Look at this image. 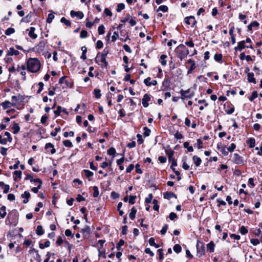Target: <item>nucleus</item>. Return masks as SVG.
Returning <instances> with one entry per match:
<instances>
[{"instance_id": "obj_56", "label": "nucleus", "mask_w": 262, "mask_h": 262, "mask_svg": "<svg viewBox=\"0 0 262 262\" xmlns=\"http://www.w3.org/2000/svg\"><path fill=\"white\" fill-rule=\"evenodd\" d=\"M124 244V241L123 239H120L116 246L117 250H120L121 249V246H122Z\"/></svg>"}, {"instance_id": "obj_37", "label": "nucleus", "mask_w": 262, "mask_h": 262, "mask_svg": "<svg viewBox=\"0 0 262 262\" xmlns=\"http://www.w3.org/2000/svg\"><path fill=\"white\" fill-rule=\"evenodd\" d=\"M99 34L102 35L105 33V27L103 25H100L98 29Z\"/></svg>"}, {"instance_id": "obj_28", "label": "nucleus", "mask_w": 262, "mask_h": 262, "mask_svg": "<svg viewBox=\"0 0 262 262\" xmlns=\"http://www.w3.org/2000/svg\"><path fill=\"white\" fill-rule=\"evenodd\" d=\"M247 77L249 82L256 83L255 79L254 78V74L253 73H248Z\"/></svg>"}, {"instance_id": "obj_59", "label": "nucleus", "mask_w": 262, "mask_h": 262, "mask_svg": "<svg viewBox=\"0 0 262 262\" xmlns=\"http://www.w3.org/2000/svg\"><path fill=\"white\" fill-rule=\"evenodd\" d=\"M152 198V194L151 193L149 194L148 196L145 198V202L147 203H151Z\"/></svg>"}, {"instance_id": "obj_41", "label": "nucleus", "mask_w": 262, "mask_h": 262, "mask_svg": "<svg viewBox=\"0 0 262 262\" xmlns=\"http://www.w3.org/2000/svg\"><path fill=\"white\" fill-rule=\"evenodd\" d=\"M63 144L67 147H73L72 143L68 140H64L63 142Z\"/></svg>"}, {"instance_id": "obj_10", "label": "nucleus", "mask_w": 262, "mask_h": 262, "mask_svg": "<svg viewBox=\"0 0 262 262\" xmlns=\"http://www.w3.org/2000/svg\"><path fill=\"white\" fill-rule=\"evenodd\" d=\"M45 148L47 152H50L51 154H54L56 152L53 145L51 143H47Z\"/></svg>"}, {"instance_id": "obj_27", "label": "nucleus", "mask_w": 262, "mask_h": 262, "mask_svg": "<svg viewBox=\"0 0 262 262\" xmlns=\"http://www.w3.org/2000/svg\"><path fill=\"white\" fill-rule=\"evenodd\" d=\"M13 133L14 134H17L20 130V127L18 123L14 122L12 127Z\"/></svg>"}, {"instance_id": "obj_50", "label": "nucleus", "mask_w": 262, "mask_h": 262, "mask_svg": "<svg viewBox=\"0 0 262 262\" xmlns=\"http://www.w3.org/2000/svg\"><path fill=\"white\" fill-rule=\"evenodd\" d=\"M84 172L85 176L87 178H90V177L93 176L94 174V173L93 172L89 170H87V169L84 170Z\"/></svg>"}, {"instance_id": "obj_48", "label": "nucleus", "mask_w": 262, "mask_h": 262, "mask_svg": "<svg viewBox=\"0 0 262 262\" xmlns=\"http://www.w3.org/2000/svg\"><path fill=\"white\" fill-rule=\"evenodd\" d=\"M125 8V5L123 3H120L118 4L117 8V11L118 12H121L122 10H123Z\"/></svg>"}, {"instance_id": "obj_52", "label": "nucleus", "mask_w": 262, "mask_h": 262, "mask_svg": "<svg viewBox=\"0 0 262 262\" xmlns=\"http://www.w3.org/2000/svg\"><path fill=\"white\" fill-rule=\"evenodd\" d=\"M202 144H203L202 141L200 139H197L196 145V147L198 149H201L203 148Z\"/></svg>"}, {"instance_id": "obj_63", "label": "nucleus", "mask_w": 262, "mask_h": 262, "mask_svg": "<svg viewBox=\"0 0 262 262\" xmlns=\"http://www.w3.org/2000/svg\"><path fill=\"white\" fill-rule=\"evenodd\" d=\"M167 228L168 226L167 225H164L160 231L161 233L163 235L165 234L167 231Z\"/></svg>"}, {"instance_id": "obj_2", "label": "nucleus", "mask_w": 262, "mask_h": 262, "mask_svg": "<svg viewBox=\"0 0 262 262\" xmlns=\"http://www.w3.org/2000/svg\"><path fill=\"white\" fill-rule=\"evenodd\" d=\"M177 52L178 54V57L182 60L189 54L188 50L186 48L185 46L183 44L180 45L177 48Z\"/></svg>"}, {"instance_id": "obj_25", "label": "nucleus", "mask_w": 262, "mask_h": 262, "mask_svg": "<svg viewBox=\"0 0 262 262\" xmlns=\"http://www.w3.org/2000/svg\"><path fill=\"white\" fill-rule=\"evenodd\" d=\"M2 106L3 107V108L4 110H6L8 108L11 107L13 105V103H11V102L9 101H5L2 103Z\"/></svg>"}, {"instance_id": "obj_49", "label": "nucleus", "mask_w": 262, "mask_h": 262, "mask_svg": "<svg viewBox=\"0 0 262 262\" xmlns=\"http://www.w3.org/2000/svg\"><path fill=\"white\" fill-rule=\"evenodd\" d=\"M54 18V14L52 13H49L48 15V18L47 19V22L48 23H51L52 21Z\"/></svg>"}, {"instance_id": "obj_53", "label": "nucleus", "mask_w": 262, "mask_h": 262, "mask_svg": "<svg viewBox=\"0 0 262 262\" xmlns=\"http://www.w3.org/2000/svg\"><path fill=\"white\" fill-rule=\"evenodd\" d=\"M174 194L172 192H166L164 194V198L167 199H170L172 196H174Z\"/></svg>"}, {"instance_id": "obj_46", "label": "nucleus", "mask_w": 262, "mask_h": 262, "mask_svg": "<svg viewBox=\"0 0 262 262\" xmlns=\"http://www.w3.org/2000/svg\"><path fill=\"white\" fill-rule=\"evenodd\" d=\"M239 231H240V233L242 234V235H245L246 234V233H248V229H247V228L244 226H242L241 228H240V229H239Z\"/></svg>"}, {"instance_id": "obj_19", "label": "nucleus", "mask_w": 262, "mask_h": 262, "mask_svg": "<svg viewBox=\"0 0 262 262\" xmlns=\"http://www.w3.org/2000/svg\"><path fill=\"white\" fill-rule=\"evenodd\" d=\"M35 181L36 182H38V185L37 187L32 188L31 189V190L34 193H36L38 192V190L41 188V184H42V181L40 179H36Z\"/></svg>"}, {"instance_id": "obj_6", "label": "nucleus", "mask_w": 262, "mask_h": 262, "mask_svg": "<svg viewBox=\"0 0 262 262\" xmlns=\"http://www.w3.org/2000/svg\"><path fill=\"white\" fill-rule=\"evenodd\" d=\"M46 44V41L41 40L34 47V50L38 53H41L45 50Z\"/></svg>"}, {"instance_id": "obj_62", "label": "nucleus", "mask_w": 262, "mask_h": 262, "mask_svg": "<svg viewBox=\"0 0 262 262\" xmlns=\"http://www.w3.org/2000/svg\"><path fill=\"white\" fill-rule=\"evenodd\" d=\"M116 152V150L114 148L111 147L107 150V154L109 155H114Z\"/></svg>"}, {"instance_id": "obj_21", "label": "nucleus", "mask_w": 262, "mask_h": 262, "mask_svg": "<svg viewBox=\"0 0 262 262\" xmlns=\"http://www.w3.org/2000/svg\"><path fill=\"white\" fill-rule=\"evenodd\" d=\"M19 53V52L18 50H15L14 48L11 47L8 51L7 55H17Z\"/></svg>"}, {"instance_id": "obj_1", "label": "nucleus", "mask_w": 262, "mask_h": 262, "mask_svg": "<svg viewBox=\"0 0 262 262\" xmlns=\"http://www.w3.org/2000/svg\"><path fill=\"white\" fill-rule=\"evenodd\" d=\"M40 62L36 58H29L27 61V67L29 71L32 73L37 72L40 68Z\"/></svg>"}, {"instance_id": "obj_64", "label": "nucleus", "mask_w": 262, "mask_h": 262, "mask_svg": "<svg viewBox=\"0 0 262 262\" xmlns=\"http://www.w3.org/2000/svg\"><path fill=\"white\" fill-rule=\"evenodd\" d=\"M169 218L170 220H174V219L177 218V215L174 212H171L169 214Z\"/></svg>"}, {"instance_id": "obj_51", "label": "nucleus", "mask_w": 262, "mask_h": 262, "mask_svg": "<svg viewBox=\"0 0 262 262\" xmlns=\"http://www.w3.org/2000/svg\"><path fill=\"white\" fill-rule=\"evenodd\" d=\"M60 129L61 128L60 127H56L54 129V131L51 133V136L52 137H55L57 133L60 131Z\"/></svg>"}, {"instance_id": "obj_29", "label": "nucleus", "mask_w": 262, "mask_h": 262, "mask_svg": "<svg viewBox=\"0 0 262 262\" xmlns=\"http://www.w3.org/2000/svg\"><path fill=\"white\" fill-rule=\"evenodd\" d=\"M166 57L167 56L164 54L161 55L160 56V62L163 66H165L167 64V61L165 59Z\"/></svg>"}, {"instance_id": "obj_55", "label": "nucleus", "mask_w": 262, "mask_h": 262, "mask_svg": "<svg viewBox=\"0 0 262 262\" xmlns=\"http://www.w3.org/2000/svg\"><path fill=\"white\" fill-rule=\"evenodd\" d=\"M250 243L253 245V246H257L259 244V241L258 239L256 238H252L250 239Z\"/></svg>"}, {"instance_id": "obj_54", "label": "nucleus", "mask_w": 262, "mask_h": 262, "mask_svg": "<svg viewBox=\"0 0 262 262\" xmlns=\"http://www.w3.org/2000/svg\"><path fill=\"white\" fill-rule=\"evenodd\" d=\"M159 10L163 12H166L168 11V7L166 6L162 5L159 7L158 11Z\"/></svg>"}, {"instance_id": "obj_60", "label": "nucleus", "mask_w": 262, "mask_h": 262, "mask_svg": "<svg viewBox=\"0 0 262 262\" xmlns=\"http://www.w3.org/2000/svg\"><path fill=\"white\" fill-rule=\"evenodd\" d=\"M136 199V195H130L129 199V203L130 204H135Z\"/></svg>"}, {"instance_id": "obj_57", "label": "nucleus", "mask_w": 262, "mask_h": 262, "mask_svg": "<svg viewBox=\"0 0 262 262\" xmlns=\"http://www.w3.org/2000/svg\"><path fill=\"white\" fill-rule=\"evenodd\" d=\"M80 36L82 38H85L88 36V32L85 30H82L80 32Z\"/></svg>"}, {"instance_id": "obj_30", "label": "nucleus", "mask_w": 262, "mask_h": 262, "mask_svg": "<svg viewBox=\"0 0 262 262\" xmlns=\"http://www.w3.org/2000/svg\"><path fill=\"white\" fill-rule=\"evenodd\" d=\"M259 25V24L258 22H257L256 21H254L248 25V30L251 31L252 30L253 27H258Z\"/></svg>"}, {"instance_id": "obj_47", "label": "nucleus", "mask_w": 262, "mask_h": 262, "mask_svg": "<svg viewBox=\"0 0 262 262\" xmlns=\"http://www.w3.org/2000/svg\"><path fill=\"white\" fill-rule=\"evenodd\" d=\"M182 250L181 247L179 244H176L173 247V250L176 253H179Z\"/></svg>"}, {"instance_id": "obj_12", "label": "nucleus", "mask_w": 262, "mask_h": 262, "mask_svg": "<svg viewBox=\"0 0 262 262\" xmlns=\"http://www.w3.org/2000/svg\"><path fill=\"white\" fill-rule=\"evenodd\" d=\"M151 78L150 77H147V78L144 80V84L147 86H150L151 85H156L157 84V81L156 80H154L152 81H150Z\"/></svg>"}, {"instance_id": "obj_11", "label": "nucleus", "mask_w": 262, "mask_h": 262, "mask_svg": "<svg viewBox=\"0 0 262 262\" xmlns=\"http://www.w3.org/2000/svg\"><path fill=\"white\" fill-rule=\"evenodd\" d=\"M70 14L72 17H77L79 19H82L84 17L83 13L81 11H75L74 10H72L70 12Z\"/></svg>"}, {"instance_id": "obj_39", "label": "nucleus", "mask_w": 262, "mask_h": 262, "mask_svg": "<svg viewBox=\"0 0 262 262\" xmlns=\"http://www.w3.org/2000/svg\"><path fill=\"white\" fill-rule=\"evenodd\" d=\"M214 60L217 62H221L222 55L221 54H215L214 56Z\"/></svg>"}, {"instance_id": "obj_15", "label": "nucleus", "mask_w": 262, "mask_h": 262, "mask_svg": "<svg viewBox=\"0 0 262 262\" xmlns=\"http://www.w3.org/2000/svg\"><path fill=\"white\" fill-rule=\"evenodd\" d=\"M81 232L83 233V236L85 238H88L89 237L91 233V228L89 226H85L83 229H81Z\"/></svg>"}, {"instance_id": "obj_8", "label": "nucleus", "mask_w": 262, "mask_h": 262, "mask_svg": "<svg viewBox=\"0 0 262 262\" xmlns=\"http://www.w3.org/2000/svg\"><path fill=\"white\" fill-rule=\"evenodd\" d=\"M184 21L186 24L190 25L192 27H193L196 23L194 17L192 16L186 17L185 18Z\"/></svg>"}, {"instance_id": "obj_34", "label": "nucleus", "mask_w": 262, "mask_h": 262, "mask_svg": "<svg viewBox=\"0 0 262 262\" xmlns=\"http://www.w3.org/2000/svg\"><path fill=\"white\" fill-rule=\"evenodd\" d=\"M193 160L194 161L195 165L196 166H200L201 163V162H202L201 159L199 157H198L196 156H194L193 157Z\"/></svg>"}, {"instance_id": "obj_17", "label": "nucleus", "mask_w": 262, "mask_h": 262, "mask_svg": "<svg viewBox=\"0 0 262 262\" xmlns=\"http://www.w3.org/2000/svg\"><path fill=\"white\" fill-rule=\"evenodd\" d=\"M26 66L25 65H21V66H18L16 71L18 72H20L21 75L24 76V79H25V75L26 74Z\"/></svg>"}, {"instance_id": "obj_23", "label": "nucleus", "mask_w": 262, "mask_h": 262, "mask_svg": "<svg viewBox=\"0 0 262 262\" xmlns=\"http://www.w3.org/2000/svg\"><path fill=\"white\" fill-rule=\"evenodd\" d=\"M246 143L250 148H253L255 144V140L253 138H251L247 140Z\"/></svg>"}, {"instance_id": "obj_31", "label": "nucleus", "mask_w": 262, "mask_h": 262, "mask_svg": "<svg viewBox=\"0 0 262 262\" xmlns=\"http://www.w3.org/2000/svg\"><path fill=\"white\" fill-rule=\"evenodd\" d=\"M136 212H137V210L135 209V207H133L130 210V213H129V217L132 220L134 219L136 216Z\"/></svg>"}, {"instance_id": "obj_58", "label": "nucleus", "mask_w": 262, "mask_h": 262, "mask_svg": "<svg viewBox=\"0 0 262 262\" xmlns=\"http://www.w3.org/2000/svg\"><path fill=\"white\" fill-rule=\"evenodd\" d=\"M144 135L145 137H147L149 136L150 133V130L149 128H148L147 127H144Z\"/></svg>"}, {"instance_id": "obj_16", "label": "nucleus", "mask_w": 262, "mask_h": 262, "mask_svg": "<svg viewBox=\"0 0 262 262\" xmlns=\"http://www.w3.org/2000/svg\"><path fill=\"white\" fill-rule=\"evenodd\" d=\"M62 112L64 113H65L66 115L68 114V112L66 111V109L63 108H62L61 106H58L57 107V110L54 111V114L56 116H59L60 114V113Z\"/></svg>"}, {"instance_id": "obj_36", "label": "nucleus", "mask_w": 262, "mask_h": 262, "mask_svg": "<svg viewBox=\"0 0 262 262\" xmlns=\"http://www.w3.org/2000/svg\"><path fill=\"white\" fill-rule=\"evenodd\" d=\"M50 245V242L49 241H46L44 244L40 243L39 248L41 249H44L46 247H48Z\"/></svg>"}, {"instance_id": "obj_3", "label": "nucleus", "mask_w": 262, "mask_h": 262, "mask_svg": "<svg viewBox=\"0 0 262 262\" xmlns=\"http://www.w3.org/2000/svg\"><path fill=\"white\" fill-rule=\"evenodd\" d=\"M180 93L181 94L182 99L191 98L193 96V93L191 92V90L189 89L186 91L181 90Z\"/></svg>"}, {"instance_id": "obj_35", "label": "nucleus", "mask_w": 262, "mask_h": 262, "mask_svg": "<svg viewBox=\"0 0 262 262\" xmlns=\"http://www.w3.org/2000/svg\"><path fill=\"white\" fill-rule=\"evenodd\" d=\"M36 234L38 235H41L43 234L44 232L42 229V227L40 225H38L37 227L36 230Z\"/></svg>"}, {"instance_id": "obj_32", "label": "nucleus", "mask_w": 262, "mask_h": 262, "mask_svg": "<svg viewBox=\"0 0 262 262\" xmlns=\"http://www.w3.org/2000/svg\"><path fill=\"white\" fill-rule=\"evenodd\" d=\"M184 148H187L188 152H192L193 148L192 146H189V143L188 142H185L183 144Z\"/></svg>"}, {"instance_id": "obj_45", "label": "nucleus", "mask_w": 262, "mask_h": 262, "mask_svg": "<svg viewBox=\"0 0 262 262\" xmlns=\"http://www.w3.org/2000/svg\"><path fill=\"white\" fill-rule=\"evenodd\" d=\"M100 90L99 89H95L94 91V94L95 96V97L97 99L100 98L101 97V94L100 93Z\"/></svg>"}, {"instance_id": "obj_5", "label": "nucleus", "mask_w": 262, "mask_h": 262, "mask_svg": "<svg viewBox=\"0 0 262 262\" xmlns=\"http://www.w3.org/2000/svg\"><path fill=\"white\" fill-rule=\"evenodd\" d=\"M96 61L97 63H99V62H101L99 64L101 67L106 68L108 65V63L106 60V58L99 56V54L97 55L96 58Z\"/></svg>"}, {"instance_id": "obj_26", "label": "nucleus", "mask_w": 262, "mask_h": 262, "mask_svg": "<svg viewBox=\"0 0 262 262\" xmlns=\"http://www.w3.org/2000/svg\"><path fill=\"white\" fill-rule=\"evenodd\" d=\"M7 214L6 207L5 206H3L0 209V216L2 218H4Z\"/></svg>"}, {"instance_id": "obj_33", "label": "nucleus", "mask_w": 262, "mask_h": 262, "mask_svg": "<svg viewBox=\"0 0 262 262\" xmlns=\"http://www.w3.org/2000/svg\"><path fill=\"white\" fill-rule=\"evenodd\" d=\"M32 251H34L36 252V257H34V259L33 260H32V262H40L41 261V257L40 255L39 254L38 251H36L35 249H33Z\"/></svg>"}, {"instance_id": "obj_44", "label": "nucleus", "mask_w": 262, "mask_h": 262, "mask_svg": "<svg viewBox=\"0 0 262 262\" xmlns=\"http://www.w3.org/2000/svg\"><path fill=\"white\" fill-rule=\"evenodd\" d=\"M60 21L62 23H64L67 26H70L71 25L70 21L64 17H62L60 19Z\"/></svg>"}, {"instance_id": "obj_24", "label": "nucleus", "mask_w": 262, "mask_h": 262, "mask_svg": "<svg viewBox=\"0 0 262 262\" xmlns=\"http://www.w3.org/2000/svg\"><path fill=\"white\" fill-rule=\"evenodd\" d=\"M214 244L213 242L211 241L207 245V250H208L210 252H213L214 250Z\"/></svg>"}, {"instance_id": "obj_40", "label": "nucleus", "mask_w": 262, "mask_h": 262, "mask_svg": "<svg viewBox=\"0 0 262 262\" xmlns=\"http://www.w3.org/2000/svg\"><path fill=\"white\" fill-rule=\"evenodd\" d=\"M93 189L94 190L93 196L96 198L99 195V194L98 188L97 186H95L93 187Z\"/></svg>"}, {"instance_id": "obj_22", "label": "nucleus", "mask_w": 262, "mask_h": 262, "mask_svg": "<svg viewBox=\"0 0 262 262\" xmlns=\"http://www.w3.org/2000/svg\"><path fill=\"white\" fill-rule=\"evenodd\" d=\"M0 187H2L4 193H7L9 192L10 189L9 185L5 184L3 182H0Z\"/></svg>"}, {"instance_id": "obj_20", "label": "nucleus", "mask_w": 262, "mask_h": 262, "mask_svg": "<svg viewBox=\"0 0 262 262\" xmlns=\"http://www.w3.org/2000/svg\"><path fill=\"white\" fill-rule=\"evenodd\" d=\"M245 45V41H244V40L241 41L238 43L237 47H236L234 48V50L235 51H236L237 50H238L239 51H242L243 49H244V48H246V46Z\"/></svg>"}, {"instance_id": "obj_4", "label": "nucleus", "mask_w": 262, "mask_h": 262, "mask_svg": "<svg viewBox=\"0 0 262 262\" xmlns=\"http://www.w3.org/2000/svg\"><path fill=\"white\" fill-rule=\"evenodd\" d=\"M233 160L234 162L237 165H244V160L243 157L239 156L238 154L235 153L233 155Z\"/></svg>"}, {"instance_id": "obj_42", "label": "nucleus", "mask_w": 262, "mask_h": 262, "mask_svg": "<svg viewBox=\"0 0 262 262\" xmlns=\"http://www.w3.org/2000/svg\"><path fill=\"white\" fill-rule=\"evenodd\" d=\"M258 96V94L256 91H253L252 93L251 96L249 98V100L250 101H253L254 99L256 98Z\"/></svg>"}, {"instance_id": "obj_7", "label": "nucleus", "mask_w": 262, "mask_h": 262, "mask_svg": "<svg viewBox=\"0 0 262 262\" xmlns=\"http://www.w3.org/2000/svg\"><path fill=\"white\" fill-rule=\"evenodd\" d=\"M5 136L7 137V138H3V137L0 135V143L4 145L6 144L8 141L11 142L12 140V138L11 137L10 134L9 132H6Z\"/></svg>"}, {"instance_id": "obj_13", "label": "nucleus", "mask_w": 262, "mask_h": 262, "mask_svg": "<svg viewBox=\"0 0 262 262\" xmlns=\"http://www.w3.org/2000/svg\"><path fill=\"white\" fill-rule=\"evenodd\" d=\"M150 97L149 95L147 94H145L144 95L143 98L142 100L143 106L144 107H148V106L149 105L148 103V102L149 101H150Z\"/></svg>"}, {"instance_id": "obj_18", "label": "nucleus", "mask_w": 262, "mask_h": 262, "mask_svg": "<svg viewBox=\"0 0 262 262\" xmlns=\"http://www.w3.org/2000/svg\"><path fill=\"white\" fill-rule=\"evenodd\" d=\"M21 196L22 198L24 199L23 200V203L26 204L29 201V198L30 196V194L28 191H26L21 195Z\"/></svg>"}, {"instance_id": "obj_43", "label": "nucleus", "mask_w": 262, "mask_h": 262, "mask_svg": "<svg viewBox=\"0 0 262 262\" xmlns=\"http://www.w3.org/2000/svg\"><path fill=\"white\" fill-rule=\"evenodd\" d=\"M15 32V30L13 28H9L5 31V34L7 35H10Z\"/></svg>"}, {"instance_id": "obj_38", "label": "nucleus", "mask_w": 262, "mask_h": 262, "mask_svg": "<svg viewBox=\"0 0 262 262\" xmlns=\"http://www.w3.org/2000/svg\"><path fill=\"white\" fill-rule=\"evenodd\" d=\"M220 152H221L224 156H227L228 154V150L227 147L225 146H224L220 149Z\"/></svg>"}, {"instance_id": "obj_14", "label": "nucleus", "mask_w": 262, "mask_h": 262, "mask_svg": "<svg viewBox=\"0 0 262 262\" xmlns=\"http://www.w3.org/2000/svg\"><path fill=\"white\" fill-rule=\"evenodd\" d=\"M27 31H29L28 35L31 38L35 39L37 37V35L35 33V28L34 27H30L27 29Z\"/></svg>"}, {"instance_id": "obj_61", "label": "nucleus", "mask_w": 262, "mask_h": 262, "mask_svg": "<svg viewBox=\"0 0 262 262\" xmlns=\"http://www.w3.org/2000/svg\"><path fill=\"white\" fill-rule=\"evenodd\" d=\"M43 85L44 84L42 82H39V83L38 84V86H39V88L37 92V93H40L42 91V90H43Z\"/></svg>"}, {"instance_id": "obj_9", "label": "nucleus", "mask_w": 262, "mask_h": 262, "mask_svg": "<svg viewBox=\"0 0 262 262\" xmlns=\"http://www.w3.org/2000/svg\"><path fill=\"white\" fill-rule=\"evenodd\" d=\"M59 82L61 84L64 85L63 87L66 86L71 88L72 86V83L66 80V77L64 76L59 79Z\"/></svg>"}]
</instances>
